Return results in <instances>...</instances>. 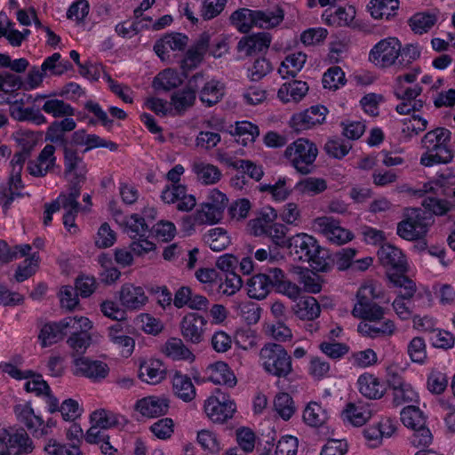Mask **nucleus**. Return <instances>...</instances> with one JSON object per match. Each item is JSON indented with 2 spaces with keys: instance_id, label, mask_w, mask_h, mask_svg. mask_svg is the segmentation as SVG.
<instances>
[{
  "instance_id": "f257e3e1",
  "label": "nucleus",
  "mask_w": 455,
  "mask_h": 455,
  "mask_svg": "<svg viewBox=\"0 0 455 455\" xmlns=\"http://www.w3.org/2000/svg\"><path fill=\"white\" fill-rule=\"evenodd\" d=\"M451 132L450 130L438 127L427 132L422 138L421 143L426 150L420 157V164L432 167L436 164H450L454 154L450 147Z\"/></svg>"
},
{
  "instance_id": "f03ea898",
  "label": "nucleus",
  "mask_w": 455,
  "mask_h": 455,
  "mask_svg": "<svg viewBox=\"0 0 455 455\" xmlns=\"http://www.w3.org/2000/svg\"><path fill=\"white\" fill-rule=\"evenodd\" d=\"M259 356L264 371L272 376L287 379L293 372L291 356L281 344H265Z\"/></svg>"
},
{
  "instance_id": "7ed1b4c3",
  "label": "nucleus",
  "mask_w": 455,
  "mask_h": 455,
  "mask_svg": "<svg viewBox=\"0 0 455 455\" xmlns=\"http://www.w3.org/2000/svg\"><path fill=\"white\" fill-rule=\"evenodd\" d=\"M318 154L317 147L307 139L299 138L289 145L284 152L285 157L301 174H309Z\"/></svg>"
},
{
  "instance_id": "20e7f679",
  "label": "nucleus",
  "mask_w": 455,
  "mask_h": 455,
  "mask_svg": "<svg viewBox=\"0 0 455 455\" xmlns=\"http://www.w3.org/2000/svg\"><path fill=\"white\" fill-rule=\"evenodd\" d=\"M325 259V258H307L308 266H291V273L298 276V281L303 284L306 292H320L322 285L317 273L328 272L331 268V262H326Z\"/></svg>"
},
{
  "instance_id": "39448f33",
  "label": "nucleus",
  "mask_w": 455,
  "mask_h": 455,
  "mask_svg": "<svg viewBox=\"0 0 455 455\" xmlns=\"http://www.w3.org/2000/svg\"><path fill=\"white\" fill-rule=\"evenodd\" d=\"M379 297L373 283L362 285L356 293L357 302L354 306L353 315L365 322L384 319L385 309L374 301Z\"/></svg>"
},
{
  "instance_id": "423d86ee",
  "label": "nucleus",
  "mask_w": 455,
  "mask_h": 455,
  "mask_svg": "<svg viewBox=\"0 0 455 455\" xmlns=\"http://www.w3.org/2000/svg\"><path fill=\"white\" fill-rule=\"evenodd\" d=\"M389 281L403 289L400 296L410 299L416 292V284L405 274L409 265L405 258H379Z\"/></svg>"
},
{
  "instance_id": "0eeeda50",
  "label": "nucleus",
  "mask_w": 455,
  "mask_h": 455,
  "mask_svg": "<svg viewBox=\"0 0 455 455\" xmlns=\"http://www.w3.org/2000/svg\"><path fill=\"white\" fill-rule=\"evenodd\" d=\"M189 86L206 107L216 105L225 94V85L219 80L210 79L204 72H198L189 78Z\"/></svg>"
},
{
  "instance_id": "6e6552de",
  "label": "nucleus",
  "mask_w": 455,
  "mask_h": 455,
  "mask_svg": "<svg viewBox=\"0 0 455 455\" xmlns=\"http://www.w3.org/2000/svg\"><path fill=\"white\" fill-rule=\"evenodd\" d=\"M434 222L431 213L422 209H412L407 218L398 223L397 234L406 240H417L424 236Z\"/></svg>"
},
{
  "instance_id": "1a4fd4ad",
  "label": "nucleus",
  "mask_w": 455,
  "mask_h": 455,
  "mask_svg": "<svg viewBox=\"0 0 455 455\" xmlns=\"http://www.w3.org/2000/svg\"><path fill=\"white\" fill-rule=\"evenodd\" d=\"M81 195L80 185L70 184L68 191L61 193L54 200V204H57L58 209L62 208L65 211L63 215V225L70 234L77 232L78 228L76 225V218L79 212L89 211L86 207H82L78 202V198Z\"/></svg>"
},
{
  "instance_id": "9d476101",
  "label": "nucleus",
  "mask_w": 455,
  "mask_h": 455,
  "mask_svg": "<svg viewBox=\"0 0 455 455\" xmlns=\"http://www.w3.org/2000/svg\"><path fill=\"white\" fill-rule=\"evenodd\" d=\"M236 411L235 402L220 389H216V395L209 397L204 403V411L214 423L223 424L233 418Z\"/></svg>"
},
{
  "instance_id": "9b49d317",
  "label": "nucleus",
  "mask_w": 455,
  "mask_h": 455,
  "mask_svg": "<svg viewBox=\"0 0 455 455\" xmlns=\"http://www.w3.org/2000/svg\"><path fill=\"white\" fill-rule=\"evenodd\" d=\"M401 43L395 37H387L377 43L369 53V60L375 66L388 68L400 56Z\"/></svg>"
},
{
  "instance_id": "f8f14e48",
  "label": "nucleus",
  "mask_w": 455,
  "mask_h": 455,
  "mask_svg": "<svg viewBox=\"0 0 455 455\" xmlns=\"http://www.w3.org/2000/svg\"><path fill=\"white\" fill-rule=\"evenodd\" d=\"M228 202L225 194L218 189L211 190L207 201L201 205V209L196 213L197 220L209 224L219 222L223 217Z\"/></svg>"
},
{
  "instance_id": "ddd939ff",
  "label": "nucleus",
  "mask_w": 455,
  "mask_h": 455,
  "mask_svg": "<svg viewBox=\"0 0 455 455\" xmlns=\"http://www.w3.org/2000/svg\"><path fill=\"white\" fill-rule=\"evenodd\" d=\"M14 412L18 420L36 437H42L49 435V429L55 426V422L49 419L44 424V419L36 415L29 403L18 404L14 407Z\"/></svg>"
},
{
  "instance_id": "4468645a",
  "label": "nucleus",
  "mask_w": 455,
  "mask_h": 455,
  "mask_svg": "<svg viewBox=\"0 0 455 455\" xmlns=\"http://www.w3.org/2000/svg\"><path fill=\"white\" fill-rule=\"evenodd\" d=\"M313 227L315 231L323 234L328 240L338 245L351 241L353 234L340 227L339 220L331 217H318L314 220Z\"/></svg>"
},
{
  "instance_id": "2eb2a0df",
  "label": "nucleus",
  "mask_w": 455,
  "mask_h": 455,
  "mask_svg": "<svg viewBox=\"0 0 455 455\" xmlns=\"http://www.w3.org/2000/svg\"><path fill=\"white\" fill-rule=\"evenodd\" d=\"M327 108L323 105L312 106L303 112L292 116L290 124L297 132L308 130L324 122Z\"/></svg>"
},
{
  "instance_id": "dca6fc26",
  "label": "nucleus",
  "mask_w": 455,
  "mask_h": 455,
  "mask_svg": "<svg viewBox=\"0 0 455 455\" xmlns=\"http://www.w3.org/2000/svg\"><path fill=\"white\" fill-rule=\"evenodd\" d=\"M207 320L196 313H188L180 322L181 335L187 342L199 344L204 340Z\"/></svg>"
},
{
  "instance_id": "f3484780",
  "label": "nucleus",
  "mask_w": 455,
  "mask_h": 455,
  "mask_svg": "<svg viewBox=\"0 0 455 455\" xmlns=\"http://www.w3.org/2000/svg\"><path fill=\"white\" fill-rule=\"evenodd\" d=\"M73 373L94 381L105 379L109 371L108 364L102 361L92 360L88 357H77L73 361Z\"/></svg>"
},
{
  "instance_id": "a211bd4d",
  "label": "nucleus",
  "mask_w": 455,
  "mask_h": 455,
  "mask_svg": "<svg viewBox=\"0 0 455 455\" xmlns=\"http://www.w3.org/2000/svg\"><path fill=\"white\" fill-rule=\"evenodd\" d=\"M161 198L166 204H177V209L180 212H189L196 204V197L187 194V188L180 184L166 187L162 191Z\"/></svg>"
},
{
  "instance_id": "6ab92c4d",
  "label": "nucleus",
  "mask_w": 455,
  "mask_h": 455,
  "mask_svg": "<svg viewBox=\"0 0 455 455\" xmlns=\"http://www.w3.org/2000/svg\"><path fill=\"white\" fill-rule=\"evenodd\" d=\"M65 175L70 178V184L81 185L85 180L87 172L85 164L76 150L64 147Z\"/></svg>"
},
{
  "instance_id": "aec40b11",
  "label": "nucleus",
  "mask_w": 455,
  "mask_h": 455,
  "mask_svg": "<svg viewBox=\"0 0 455 455\" xmlns=\"http://www.w3.org/2000/svg\"><path fill=\"white\" fill-rule=\"evenodd\" d=\"M100 270V278L105 284L116 283L121 275L120 267L131 266L133 258H99Z\"/></svg>"
},
{
  "instance_id": "412c9836",
  "label": "nucleus",
  "mask_w": 455,
  "mask_h": 455,
  "mask_svg": "<svg viewBox=\"0 0 455 455\" xmlns=\"http://www.w3.org/2000/svg\"><path fill=\"white\" fill-rule=\"evenodd\" d=\"M287 249L290 254L302 253L305 256H318L323 247L313 235L299 233L288 238Z\"/></svg>"
},
{
  "instance_id": "4be33fe9",
  "label": "nucleus",
  "mask_w": 455,
  "mask_h": 455,
  "mask_svg": "<svg viewBox=\"0 0 455 455\" xmlns=\"http://www.w3.org/2000/svg\"><path fill=\"white\" fill-rule=\"evenodd\" d=\"M121 305L129 310H139L148 301V297L142 287L132 283H124L118 291Z\"/></svg>"
},
{
  "instance_id": "5701e85b",
  "label": "nucleus",
  "mask_w": 455,
  "mask_h": 455,
  "mask_svg": "<svg viewBox=\"0 0 455 455\" xmlns=\"http://www.w3.org/2000/svg\"><path fill=\"white\" fill-rule=\"evenodd\" d=\"M54 153L55 147L53 145H45L36 160L28 162V172L35 177L45 176L55 164L56 157Z\"/></svg>"
},
{
  "instance_id": "b1692460",
  "label": "nucleus",
  "mask_w": 455,
  "mask_h": 455,
  "mask_svg": "<svg viewBox=\"0 0 455 455\" xmlns=\"http://www.w3.org/2000/svg\"><path fill=\"white\" fill-rule=\"evenodd\" d=\"M135 409L143 416L155 418L164 415L169 409V400L164 396H148L136 403Z\"/></svg>"
},
{
  "instance_id": "393cba45",
  "label": "nucleus",
  "mask_w": 455,
  "mask_h": 455,
  "mask_svg": "<svg viewBox=\"0 0 455 455\" xmlns=\"http://www.w3.org/2000/svg\"><path fill=\"white\" fill-rule=\"evenodd\" d=\"M357 330L362 335L375 339L393 335L395 325L393 321L384 317L382 320L360 323Z\"/></svg>"
},
{
  "instance_id": "a878e982",
  "label": "nucleus",
  "mask_w": 455,
  "mask_h": 455,
  "mask_svg": "<svg viewBox=\"0 0 455 455\" xmlns=\"http://www.w3.org/2000/svg\"><path fill=\"white\" fill-rule=\"evenodd\" d=\"M276 219L277 212L273 207H264L248 222V230L255 236L265 235Z\"/></svg>"
},
{
  "instance_id": "bb28decb",
  "label": "nucleus",
  "mask_w": 455,
  "mask_h": 455,
  "mask_svg": "<svg viewBox=\"0 0 455 455\" xmlns=\"http://www.w3.org/2000/svg\"><path fill=\"white\" fill-rule=\"evenodd\" d=\"M270 44V35L268 33L261 32L241 39L238 42L237 49L240 52H245L247 55H252L267 51L269 48Z\"/></svg>"
},
{
  "instance_id": "cd10ccee",
  "label": "nucleus",
  "mask_w": 455,
  "mask_h": 455,
  "mask_svg": "<svg viewBox=\"0 0 455 455\" xmlns=\"http://www.w3.org/2000/svg\"><path fill=\"white\" fill-rule=\"evenodd\" d=\"M208 380L216 385L233 387L236 385V378L229 366L224 362H217L207 369Z\"/></svg>"
},
{
  "instance_id": "c85d7f7f",
  "label": "nucleus",
  "mask_w": 455,
  "mask_h": 455,
  "mask_svg": "<svg viewBox=\"0 0 455 455\" xmlns=\"http://www.w3.org/2000/svg\"><path fill=\"white\" fill-rule=\"evenodd\" d=\"M6 447L12 455H28L34 450L33 442L23 428L17 429L9 435Z\"/></svg>"
},
{
  "instance_id": "c756f323",
  "label": "nucleus",
  "mask_w": 455,
  "mask_h": 455,
  "mask_svg": "<svg viewBox=\"0 0 455 455\" xmlns=\"http://www.w3.org/2000/svg\"><path fill=\"white\" fill-rule=\"evenodd\" d=\"M308 92V85L306 82L300 80H293L284 83L278 90L277 97L283 103L291 101H300Z\"/></svg>"
},
{
  "instance_id": "7c9ffc66",
  "label": "nucleus",
  "mask_w": 455,
  "mask_h": 455,
  "mask_svg": "<svg viewBox=\"0 0 455 455\" xmlns=\"http://www.w3.org/2000/svg\"><path fill=\"white\" fill-rule=\"evenodd\" d=\"M357 384L360 393L370 399H379L386 391L384 384L372 374H362L358 378Z\"/></svg>"
},
{
  "instance_id": "2f4dec72",
  "label": "nucleus",
  "mask_w": 455,
  "mask_h": 455,
  "mask_svg": "<svg viewBox=\"0 0 455 455\" xmlns=\"http://www.w3.org/2000/svg\"><path fill=\"white\" fill-rule=\"evenodd\" d=\"M256 27L270 29L278 26L284 18L283 10L278 6H273L265 10H255Z\"/></svg>"
},
{
  "instance_id": "473e14b6",
  "label": "nucleus",
  "mask_w": 455,
  "mask_h": 455,
  "mask_svg": "<svg viewBox=\"0 0 455 455\" xmlns=\"http://www.w3.org/2000/svg\"><path fill=\"white\" fill-rule=\"evenodd\" d=\"M172 388L174 395L182 401L188 403L196 397V387L191 379L180 372H175L172 377Z\"/></svg>"
},
{
  "instance_id": "72a5a7b5",
  "label": "nucleus",
  "mask_w": 455,
  "mask_h": 455,
  "mask_svg": "<svg viewBox=\"0 0 455 455\" xmlns=\"http://www.w3.org/2000/svg\"><path fill=\"white\" fill-rule=\"evenodd\" d=\"M307 61V55L301 52L291 53L282 61L278 73L282 78L295 77Z\"/></svg>"
},
{
  "instance_id": "f704fd0d",
  "label": "nucleus",
  "mask_w": 455,
  "mask_h": 455,
  "mask_svg": "<svg viewBox=\"0 0 455 455\" xmlns=\"http://www.w3.org/2000/svg\"><path fill=\"white\" fill-rule=\"evenodd\" d=\"M242 284V278L237 275L236 272L231 271L230 273L225 275L224 279L222 276H220L218 284L215 287V291L212 296H232L241 289Z\"/></svg>"
},
{
  "instance_id": "c9c22d12",
  "label": "nucleus",
  "mask_w": 455,
  "mask_h": 455,
  "mask_svg": "<svg viewBox=\"0 0 455 455\" xmlns=\"http://www.w3.org/2000/svg\"><path fill=\"white\" fill-rule=\"evenodd\" d=\"M140 378L148 384H157L165 377V369L159 360H150L140 364Z\"/></svg>"
},
{
  "instance_id": "e433bc0d",
  "label": "nucleus",
  "mask_w": 455,
  "mask_h": 455,
  "mask_svg": "<svg viewBox=\"0 0 455 455\" xmlns=\"http://www.w3.org/2000/svg\"><path fill=\"white\" fill-rule=\"evenodd\" d=\"M292 310L299 319L307 321L317 318L321 312L317 300L310 296L300 299Z\"/></svg>"
},
{
  "instance_id": "4c0bfd02",
  "label": "nucleus",
  "mask_w": 455,
  "mask_h": 455,
  "mask_svg": "<svg viewBox=\"0 0 455 455\" xmlns=\"http://www.w3.org/2000/svg\"><path fill=\"white\" fill-rule=\"evenodd\" d=\"M367 7L372 18L388 20L395 14V11L399 7V1L371 0Z\"/></svg>"
},
{
  "instance_id": "58836bf2",
  "label": "nucleus",
  "mask_w": 455,
  "mask_h": 455,
  "mask_svg": "<svg viewBox=\"0 0 455 455\" xmlns=\"http://www.w3.org/2000/svg\"><path fill=\"white\" fill-rule=\"evenodd\" d=\"M109 339L122 348V353L126 356L130 355L134 348V339L124 334L122 323H116L108 329Z\"/></svg>"
},
{
  "instance_id": "ea45409f",
  "label": "nucleus",
  "mask_w": 455,
  "mask_h": 455,
  "mask_svg": "<svg viewBox=\"0 0 455 455\" xmlns=\"http://www.w3.org/2000/svg\"><path fill=\"white\" fill-rule=\"evenodd\" d=\"M91 421L101 429H108L123 426L126 419L121 416L107 410H98L92 413Z\"/></svg>"
},
{
  "instance_id": "a19ab883",
  "label": "nucleus",
  "mask_w": 455,
  "mask_h": 455,
  "mask_svg": "<svg viewBox=\"0 0 455 455\" xmlns=\"http://www.w3.org/2000/svg\"><path fill=\"white\" fill-rule=\"evenodd\" d=\"M273 282L269 275L259 274L252 276L248 282V295L251 298L263 299L268 294Z\"/></svg>"
},
{
  "instance_id": "79ce46f5",
  "label": "nucleus",
  "mask_w": 455,
  "mask_h": 455,
  "mask_svg": "<svg viewBox=\"0 0 455 455\" xmlns=\"http://www.w3.org/2000/svg\"><path fill=\"white\" fill-rule=\"evenodd\" d=\"M233 136L237 137V142L243 146L253 143L259 135L258 125L249 121H239L235 124V130L231 132Z\"/></svg>"
},
{
  "instance_id": "37998d69",
  "label": "nucleus",
  "mask_w": 455,
  "mask_h": 455,
  "mask_svg": "<svg viewBox=\"0 0 455 455\" xmlns=\"http://www.w3.org/2000/svg\"><path fill=\"white\" fill-rule=\"evenodd\" d=\"M193 171L198 181L204 185L215 184L222 176L220 170L217 166L206 163H195Z\"/></svg>"
},
{
  "instance_id": "c03bdc74",
  "label": "nucleus",
  "mask_w": 455,
  "mask_h": 455,
  "mask_svg": "<svg viewBox=\"0 0 455 455\" xmlns=\"http://www.w3.org/2000/svg\"><path fill=\"white\" fill-rule=\"evenodd\" d=\"M196 99V91L190 88L188 80L187 86L183 90L172 93L171 96V104L176 111L180 113L192 107Z\"/></svg>"
},
{
  "instance_id": "a18cd8bd",
  "label": "nucleus",
  "mask_w": 455,
  "mask_h": 455,
  "mask_svg": "<svg viewBox=\"0 0 455 455\" xmlns=\"http://www.w3.org/2000/svg\"><path fill=\"white\" fill-rule=\"evenodd\" d=\"M59 323L64 335L68 333L75 335L76 333L89 331L92 327V322L87 317L78 315L65 317Z\"/></svg>"
},
{
  "instance_id": "49530a36",
  "label": "nucleus",
  "mask_w": 455,
  "mask_h": 455,
  "mask_svg": "<svg viewBox=\"0 0 455 455\" xmlns=\"http://www.w3.org/2000/svg\"><path fill=\"white\" fill-rule=\"evenodd\" d=\"M435 14L429 12H417L412 15L409 20V26L411 30L418 35L427 33L436 23Z\"/></svg>"
},
{
  "instance_id": "de8ad7c7",
  "label": "nucleus",
  "mask_w": 455,
  "mask_h": 455,
  "mask_svg": "<svg viewBox=\"0 0 455 455\" xmlns=\"http://www.w3.org/2000/svg\"><path fill=\"white\" fill-rule=\"evenodd\" d=\"M255 10L242 8L234 12L230 16L231 23L242 33H247L252 27H256Z\"/></svg>"
},
{
  "instance_id": "09e8293b",
  "label": "nucleus",
  "mask_w": 455,
  "mask_h": 455,
  "mask_svg": "<svg viewBox=\"0 0 455 455\" xmlns=\"http://www.w3.org/2000/svg\"><path fill=\"white\" fill-rule=\"evenodd\" d=\"M401 421L408 428H417L427 424V417L417 406L410 405L401 411Z\"/></svg>"
},
{
  "instance_id": "8fccbe9b",
  "label": "nucleus",
  "mask_w": 455,
  "mask_h": 455,
  "mask_svg": "<svg viewBox=\"0 0 455 455\" xmlns=\"http://www.w3.org/2000/svg\"><path fill=\"white\" fill-rule=\"evenodd\" d=\"M182 84L180 75L172 69H165L159 73L153 81L156 90L171 91Z\"/></svg>"
},
{
  "instance_id": "3c124183",
  "label": "nucleus",
  "mask_w": 455,
  "mask_h": 455,
  "mask_svg": "<svg viewBox=\"0 0 455 455\" xmlns=\"http://www.w3.org/2000/svg\"><path fill=\"white\" fill-rule=\"evenodd\" d=\"M164 353L173 360H188L194 357L192 352L179 338L169 339L164 345Z\"/></svg>"
},
{
  "instance_id": "603ef678",
  "label": "nucleus",
  "mask_w": 455,
  "mask_h": 455,
  "mask_svg": "<svg viewBox=\"0 0 455 455\" xmlns=\"http://www.w3.org/2000/svg\"><path fill=\"white\" fill-rule=\"evenodd\" d=\"M303 419L310 427H318L327 419L326 411L317 403H309L303 411Z\"/></svg>"
},
{
  "instance_id": "864d4df0",
  "label": "nucleus",
  "mask_w": 455,
  "mask_h": 455,
  "mask_svg": "<svg viewBox=\"0 0 455 455\" xmlns=\"http://www.w3.org/2000/svg\"><path fill=\"white\" fill-rule=\"evenodd\" d=\"M42 110L54 117L73 116L75 109L71 105L58 99H48L42 106Z\"/></svg>"
},
{
  "instance_id": "5fc2aeb1",
  "label": "nucleus",
  "mask_w": 455,
  "mask_h": 455,
  "mask_svg": "<svg viewBox=\"0 0 455 455\" xmlns=\"http://www.w3.org/2000/svg\"><path fill=\"white\" fill-rule=\"evenodd\" d=\"M228 165L235 170L242 171L243 173L247 174L251 179L256 181H259L264 176L263 167L248 159L230 161L228 162Z\"/></svg>"
},
{
  "instance_id": "6e6d98bb",
  "label": "nucleus",
  "mask_w": 455,
  "mask_h": 455,
  "mask_svg": "<svg viewBox=\"0 0 455 455\" xmlns=\"http://www.w3.org/2000/svg\"><path fill=\"white\" fill-rule=\"evenodd\" d=\"M295 188L301 194L313 196L326 190L327 183L322 178L309 177L299 181Z\"/></svg>"
},
{
  "instance_id": "4d7b16f0",
  "label": "nucleus",
  "mask_w": 455,
  "mask_h": 455,
  "mask_svg": "<svg viewBox=\"0 0 455 455\" xmlns=\"http://www.w3.org/2000/svg\"><path fill=\"white\" fill-rule=\"evenodd\" d=\"M274 408L276 413L284 420H288L295 412L292 397L288 393H279L274 400Z\"/></svg>"
},
{
  "instance_id": "13d9d810",
  "label": "nucleus",
  "mask_w": 455,
  "mask_h": 455,
  "mask_svg": "<svg viewBox=\"0 0 455 455\" xmlns=\"http://www.w3.org/2000/svg\"><path fill=\"white\" fill-rule=\"evenodd\" d=\"M196 279L204 285L203 290L212 296L220 279V274L214 268H198L196 271Z\"/></svg>"
},
{
  "instance_id": "bf43d9fd",
  "label": "nucleus",
  "mask_w": 455,
  "mask_h": 455,
  "mask_svg": "<svg viewBox=\"0 0 455 455\" xmlns=\"http://www.w3.org/2000/svg\"><path fill=\"white\" fill-rule=\"evenodd\" d=\"M64 337L63 331L58 323H50L44 324L39 334V339L41 340L42 347H49L59 340L62 339Z\"/></svg>"
},
{
  "instance_id": "052dcab7",
  "label": "nucleus",
  "mask_w": 455,
  "mask_h": 455,
  "mask_svg": "<svg viewBox=\"0 0 455 455\" xmlns=\"http://www.w3.org/2000/svg\"><path fill=\"white\" fill-rule=\"evenodd\" d=\"M204 241L213 251L217 252L226 249L230 243L227 232L220 228L211 229L209 233L204 235Z\"/></svg>"
},
{
  "instance_id": "680f3d73",
  "label": "nucleus",
  "mask_w": 455,
  "mask_h": 455,
  "mask_svg": "<svg viewBox=\"0 0 455 455\" xmlns=\"http://www.w3.org/2000/svg\"><path fill=\"white\" fill-rule=\"evenodd\" d=\"M355 15V11L352 6L338 7L333 12L327 15L326 21L332 26H348L353 21Z\"/></svg>"
},
{
  "instance_id": "e2e57ef3",
  "label": "nucleus",
  "mask_w": 455,
  "mask_h": 455,
  "mask_svg": "<svg viewBox=\"0 0 455 455\" xmlns=\"http://www.w3.org/2000/svg\"><path fill=\"white\" fill-rule=\"evenodd\" d=\"M12 116L20 122L30 121L38 125L46 123V118L40 110L33 108L18 107L12 111Z\"/></svg>"
},
{
  "instance_id": "0e129e2a",
  "label": "nucleus",
  "mask_w": 455,
  "mask_h": 455,
  "mask_svg": "<svg viewBox=\"0 0 455 455\" xmlns=\"http://www.w3.org/2000/svg\"><path fill=\"white\" fill-rule=\"evenodd\" d=\"M258 189L262 193H269L275 201H284L291 193V190L286 187V180L284 178H280L273 185L260 184Z\"/></svg>"
},
{
  "instance_id": "69168bd1",
  "label": "nucleus",
  "mask_w": 455,
  "mask_h": 455,
  "mask_svg": "<svg viewBox=\"0 0 455 455\" xmlns=\"http://www.w3.org/2000/svg\"><path fill=\"white\" fill-rule=\"evenodd\" d=\"M345 413L346 417L355 426L363 425L371 416L370 409L355 403H348Z\"/></svg>"
},
{
  "instance_id": "338daca9",
  "label": "nucleus",
  "mask_w": 455,
  "mask_h": 455,
  "mask_svg": "<svg viewBox=\"0 0 455 455\" xmlns=\"http://www.w3.org/2000/svg\"><path fill=\"white\" fill-rule=\"evenodd\" d=\"M352 148L351 143L339 138L331 139L324 145L326 154L333 158L341 159L348 154Z\"/></svg>"
},
{
  "instance_id": "774afa93",
  "label": "nucleus",
  "mask_w": 455,
  "mask_h": 455,
  "mask_svg": "<svg viewBox=\"0 0 455 455\" xmlns=\"http://www.w3.org/2000/svg\"><path fill=\"white\" fill-rule=\"evenodd\" d=\"M44 450L47 455H81L77 443L68 446L53 439L49 440Z\"/></svg>"
}]
</instances>
